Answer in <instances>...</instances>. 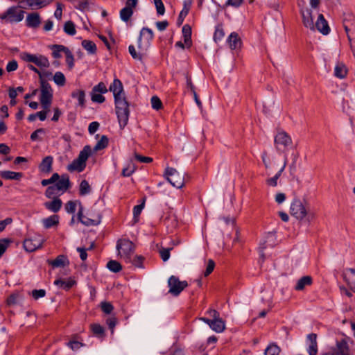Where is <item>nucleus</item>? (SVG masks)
Masks as SVG:
<instances>
[{
	"mask_svg": "<svg viewBox=\"0 0 355 355\" xmlns=\"http://www.w3.org/2000/svg\"><path fill=\"white\" fill-rule=\"evenodd\" d=\"M77 5L75 6V8L81 11H85L89 8V5L90 3L89 0H77Z\"/></svg>",
	"mask_w": 355,
	"mask_h": 355,
	"instance_id": "54",
	"label": "nucleus"
},
{
	"mask_svg": "<svg viewBox=\"0 0 355 355\" xmlns=\"http://www.w3.org/2000/svg\"><path fill=\"white\" fill-rule=\"evenodd\" d=\"M286 166V162H284V166L282 167V168L276 173V175L267 180L266 182L269 186L272 187H276L277 184V180L281 176L282 173L284 171Z\"/></svg>",
	"mask_w": 355,
	"mask_h": 355,
	"instance_id": "45",
	"label": "nucleus"
},
{
	"mask_svg": "<svg viewBox=\"0 0 355 355\" xmlns=\"http://www.w3.org/2000/svg\"><path fill=\"white\" fill-rule=\"evenodd\" d=\"M159 15H163L165 12V7L162 0H153Z\"/></svg>",
	"mask_w": 355,
	"mask_h": 355,
	"instance_id": "56",
	"label": "nucleus"
},
{
	"mask_svg": "<svg viewBox=\"0 0 355 355\" xmlns=\"http://www.w3.org/2000/svg\"><path fill=\"white\" fill-rule=\"evenodd\" d=\"M280 348L276 344L270 345L265 350V355H279Z\"/></svg>",
	"mask_w": 355,
	"mask_h": 355,
	"instance_id": "48",
	"label": "nucleus"
},
{
	"mask_svg": "<svg viewBox=\"0 0 355 355\" xmlns=\"http://www.w3.org/2000/svg\"><path fill=\"white\" fill-rule=\"evenodd\" d=\"M53 80L59 86H63L66 83L65 76L60 71H58L55 73L53 76Z\"/></svg>",
	"mask_w": 355,
	"mask_h": 355,
	"instance_id": "49",
	"label": "nucleus"
},
{
	"mask_svg": "<svg viewBox=\"0 0 355 355\" xmlns=\"http://www.w3.org/2000/svg\"><path fill=\"white\" fill-rule=\"evenodd\" d=\"M313 283V279L311 276H303L297 282L295 286L296 291H302L307 286H311Z\"/></svg>",
	"mask_w": 355,
	"mask_h": 355,
	"instance_id": "31",
	"label": "nucleus"
},
{
	"mask_svg": "<svg viewBox=\"0 0 355 355\" xmlns=\"http://www.w3.org/2000/svg\"><path fill=\"white\" fill-rule=\"evenodd\" d=\"M315 28L323 35L329 34L330 28L328 25L327 20L324 19L322 14L318 15V19L314 24Z\"/></svg>",
	"mask_w": 355,
	"mask_h": 355,
	"instance_id": "18",
	"label": "nucleus"
},
{
	"mask_svg": "<svg viewBox=\"0 0 355 355\" xmlns=\"http://www.w3.org/2000/svg\"><path fill=\"white\" fill-rule=\"evenodd\" d=\"M40 103L44 110H49L53 99V89L46 80H40Z\"/></svg>",
	"mask_w": 355,
	"mask_h": 355,
	"instance_id": "4",
	"label": "nucleus"
},
{
	"mask_svg": "<svg viewBox=\"0 0 355 355\" xmlns=\"http://www.w3.org/2000/svg\"><path fill=\"white\" fill-rule=\"evenodd\" d=\"M76 209V203L74 201L69 200L65 204V210L69 214H73Z\"/></svg>",
	"mask_w": 355,
	"mask_h": 355,
	"instance_id": "60",
	"label": "nucleus"
},
{
	"mask_svg": "<svg viewBox=\"0 0 355 355\" xmlns=\"http://www.w3.org/2000/svg\"><path fill=\"white\" fill-rule=\"evenodd\" d=\"M0 175L4 180H20L24 176V174L21 172L3 171L0 172Z\"/></svg>",
	"mask_w": 355,
	"mask_h": 355,
	"instance_id": "30",
	"label": "nucleus"
},
{
	"mask_svg": "<svg viewBox=\"0 0 355 355\" xmlns=\"http://www.w3.org/2000/svg\"><path fill=\"white\" fill-rule=\"evenodd\" d=\"M192 4L191 0H184L183 2V8L180 11L179 16L177 19V24L180 26L182 24L184 18L189 14Z\"/></svg>",
	"mask_w": 355,
	"mask_h": 355,
	"instance_id": "22",
	"label": "nucleus"
},
{
	"mask_svg": "<svg viewBox=\"0 0 355 355\" xmlns=\"http://www.w3.org/2000/svg\"><path fill=\"white\" fill-rule=\"evenodd\" d=\"M54 284L65 291H69L74 285L76 284V282L73 278L69 277L68 279H56L54 282Z\"/></svg>",
	"mask_w": 355,
	"mask_h": 355,
	"instance_id": "23",
	"label": "nucleus"
},
{
	"mask_svg": "<svg viewBox=\"0 0 355 355\" xmlns=\"http://www.w3.org/2000/svg\"><path fill=\"white\" fill-rule=\"evenodd\" d=\"M19 298V295L18 293H13L8 297L7 303L8 305L15 304L18 303Z\"/></svg>",
	"mask_w": 355,
	"mask_h": 355,
	"instance_id": "61",
	"label": "nucleus"
},
{
	"mask_svg": "<svg viewBox=\"0 0 355 355\" xmlns=\"http://www.w3.org/2000/svg\"><path fill=\"white\" fill-rule=\"evenodd\" d=\"M307 340L310 342L308 349L309 355H316L318 352L317 335L315 334H310L307 336Z\"/></svg>",
	"mask_w": 355,
	"mask_h": 355,
	"instance_id": "28",
	"label": "nucleus"
},
{
	"mask_svg": "<svg viewBox=\"0 0 355 355\" xmlns=\"http://www.w3.org/2000/svg\"><path fill=\"white\" fill-rule=\"evenodd\" d=\"M135 166L129 165L128 166L123 168L121 175L123 177H130L135 172Z\"/></svg>",
	"mask_w": 355,
	"mask_h": 355,
	"instance_id": "62",
	"label": "nucleus"
},
{
	"mask_svg": "<svg viewBox=\"0 0 355 355\" xmlns=\"http://www.w3.org/2000/svg\"><path fill=\"white\" fill-rule=\"evenodd\" d=\"M154 38L153 31L148 28L144 27L140 31L139 36L137 41V46L139 49L147 51Z\"/></svg>",
	"mask_w": 355,
	"mask_h": 355,
	"instance_id": "7",
	"label": "nucleus"
},
{
	"mask_svg": "<svg viewBox=\"0 0 355 355\" xmlns=\"http://www.w3.org/2000/svg\"><path fill=\"white\" fill-rule=\"evenodd\" d=\"M103 94L91 92V100L94 103H103L105 101V98Z\"/></svg>",
	"mask_w": 355,
	"mask_h": 355,
	"instance_id": "53",
	"label": "nucleus"
},
{
	"mask_svg": "<svg viewBox=\"0 0 355 355\" xmlns=\"http://www.w3.org/2000/svg\"><path fill=\"white\" fill-rule=\"evenodd\" d=\"M92 91L94 92L105 94L107 92L108 89H107L104 83L100 82L98 85H95L92 88Z\"/></svg>",
	"mask_w": 355,
	"mask_h": 355,
	"instance_id": "55",
	"label": "nucleus"
},
{
	"mask_svg": "<svg viewBox=\"0 0 355 355\" xmlns=\"http://www.w3.org/2000/svg\"><path fill=\"white\" fill-rule=\"evenodd\" d=\"M168 293L173 296H178L188 286L187 281H180L176 276L172 275L168 279Z\"/></svg>",
	"mask_w": 355,
	"mask_h": 355,
	"instance_id": "10",
	"label": "nucleus"
},
{
	"mask_svg": "<svg viewBox=\"0 0 355 355\" xmlns=\"http://www.w3.org/2000/svg\"><path fill=\"white\" fill-rule=\"evenodd\" d=\"M62 205V202L58 197H55L52 201L45 202L44 204V206L46 209L54 213L58 212L60 210Z\"/></svg>",
	"mask_w": 355,
	"mask_h": 355,
	"instance_id": "21",
	"label": "nucleus"
},
{
	"mask_svg": "<svg viewBox=\"0 0 355 355\" xmlns=\"http://www.w3.org/2000/svg\"><path fill=\"white\" fill-rule=\"evenodd\" d=\"M109 90L113 93L114 101L125 98L123 84L118 78L114 79Z\"/></svg>",
	"mask_w": 355,
	"mask_h": 355,
	"instance_id": "15",
	"label": "nucleus"
},
{
	"mask_svg": "<svg viewBox=\"0 0 355 355\" xmlns=\"http://www.w3.org/2000/svg\"><path fill=\"white\" fill-rule=\"evenodd\" d=\"M343 278L351 290L355 293V269L347 268L346 272L344 273Z\"/></svg>",
	"mask_w": 355,
	"mask_h": 355,
	"instance_id": "20",
	"label": "nucleus"
},
{
	"mask_svg": "<svg viewBox=\"0 0 355 355\" xmlns=\"http://www.w3.org/2000/svg\"><path fill=\"white\" fill-rule=\"evenodd\" d=\"M62 47H65L63 45H59V44H54L51 46V49H52V56L54 58H61V52H63Z\"/></svg>",
	"mask_w": 355,
	"mask_h": 355,
	"instance_id": "50",
	"label": "nucleus"
},
{
	"mask_svg": "<svg viewBox=\"0 0 355 355\" xmlns=\"http://www.w3.org/2000/svg\"><path fill=\"white\" fill-rule=\"evenodd\" d=\"M79 210L77 214L78 221L86 226H95L101 223L102 216L100 214H94L91 210L87 213L88 216H85L83 215V207L81 203L79 202Z\"/></svg>",
	"mask_w": 355,
	"mask_h": 355,
	"instance_id": "5",
	"label": "nucleus"
},
{
	"mask_svg": "<svg viewBox=\"0 0 355 355\" xmlns=\"http://www.w3.org/2000/svg\"><path fill=\"white\" fill-rule=\"evenodd\" d=\"M291 144V137L284 131L279 132L275 137V148L279 153H284Z\"/></svg>",
	"mask_w": 355,
	"mask_h": 355,
	"instance_id": "12",
	"label": "nucleus"
},
{
	"mask_svg": "<svg viewBox=\"0 0 355 355\" xmlns=\"http://www.w3.org/2000/svg\"><path fill=\"white\" fill-rule=\"evenodd\" d=\"M46 295V291L44 289H35L32 291V296L35 300L44 297Z\"/></svg>",
	"mask_w": 355,
	"mask_h": 355,
	"instance_id": "63",
	"label": "nucleus"
},
{
	"mask_svg": "<svg viewBox=\"0 0 355 355\" xmlns=\"http://www.w3.org/2000/svg\"><path fill=\"white\" fill-rule=\"evenodd\" d=\"M57 189L55 188L54 185L49 186L47 187L45 191V196L48 198H51L53 196L57 193Z\"/></svg>",
	"mask_w": 355,
	"mask_h": 355,
	"instance_id": "64",
	"label": "nucleus"
},
{
	"mask_svg": "<svg viewBox=\"0 0 355 355\" xmlns=\"http://www.w3.org/2000/svg\"><path fill=\"white\" fill-rule=\"evenodd\" d=\"M64 31L69 35H74L76 33L75 24L72 21H67L64 25Z\"/></svg>",
	"mask_w": 355,
	"mask_h": 355,
	"instance_id": "44",
	"label": "nucleus"
},
{
	"mask_svg": "<svg viewBox=\"0 0 355 355\" xmlns=\"http://www.w3.org/2000/svg\"><path fill=\"white\" fill-rule=\"evenodd\" d=\"M44 239L40 236L27 238L23 243L24 248L27 252H34L42 246Z\"/></svg>",
	"mask_w": 355,
	"mask_h": 355,
	"instance_id": "14",
	"label": "nucleus"
},
{
	"mask_svg": "<svg viewBox=\"0 0 355 355\" xmlns=\"http://www.w3.org/2000/svg\"><path fill=\"white\" fill-rule=\"evenodd\" d=\"M302 15L304 25L311 30H314L315 26L312 17V11L309 9H306L302 12Z\"/></svg>",
	"mask_w": 355,
	"mask_h": 355,
	"instance_id": "26",
	"label": "nucleus"
},
{
	"mask_svg": "<svg viewBox=\"0 0 355 355\" xmlns=\"http://www.w3.org/2000/svg\"><path fill=\"white\" fill-rule=\"evenodd\" d=\"M227 42L232 50L239 49L241 47L242 41L236 32H232L228 37Z\"/></svg>",
	"mask_w": 355,
	"mask_h": 355,
	"instance_id": "19",
	"label": "nucleus"
},
{
	"mask_svg": "<svg viewBox=\"0 0 355 355\" xmlns=\"http://www.w3.org/2000/svg\"><path fill=\"white\" fill-rule=\"evenodd\" d=\"M90 192L91 187L89 182L85 180H82L79 187V195L83 196L89 194Z\"/></svg>",
	"mask_w": 355,
	"mask_h": 355,
	"instance_id": "39",
	"label": "nucleus"
},
{
	"mask_svg": "<svg viewBox=\"0 0 355 355\" xmlns=\"http://www.w3.org/2000/svg\"><path fill=\"white\" fill-rule=\"evenodd\" d=\"M37 56V55L35 54H31L27 52H23L20 54V57L23 60L28 62H33L34 64L36 61Z\"/></svg>",
	"mask_w": 355,
	"mask_h": 355,
	"instance_id": "51",
	"label": "nucleus"
},
{
	"mask_svg": "<svg viewBox=\"0 0 355 355\" xmlns=\"http://www.w3.org/2000/svg\"><path fill=\"white\" fill-rule=\"evenodd\" d=\"M347 339V338H343L340 340H336L335 346L331 347L328 352L322 355H351Z\"/></svg>",
	"mask_w": 355,
	"mask_h": 355,
	"instance_id": "6",
	"label": "nucleus"
},
{
	"mask_svg": "<svg viewBox=\"0 0 355 355\" xmlns=\"http://www.w3.org/2000/svg\"><path fill=\"white\" fill-rule=\"evenodd\" d=\"M116 114L119 126L123 129L128 123L130 116L129 103L126 98L114 101Z\"/></svg>",
	"mask_w": 355,
	"mask_h": 355,
	"instance_id": "2",
	"label": "nucleus"
},
{
	"mask_svg": "<svg viewBox=\"0 0 355 355\" xmlns=\"http://www.w3.org/2000/svg\"><path fill=\"white\" fill-rule=\"evenodd\" d=\"M85 167L86 162L78 157L76 159H73V161L70 164L68 165L67 169L69 171L82 172L85 170Z\"/></svg>",
	"mask_w": 355,
	"mask_h": 355,
	"instance_id": "24",
	"label": "nucleus"
},
{
	"mask_svg": "<svg viewBox=\"0 0 355 355\" xmlns=\"http://www.w3.org/2000/svg\"><path fill=\"white\" fill-rule=\"evenodd\" d=\"M107 268L113 272H119L122 270L121 263L115 260H110L107 263Z\"/></svg>",
	"mask_w": 355,
	"mask_h": 355,
	"instance_id": "43",
	"label": "nucleus"
},
{
	"mask_svg": "<svg viewBox=\"0 0 355 355\" xmlns=\"http://www.w3.org/2000/svg\"><path fill=\"white\" fill-rule=\"evenodd\" d=\"M144 259V257L141 255H136L133 259L132 257H131V261H125V263H130L135 267L144 268V266L143 263Z\"/></svg>",
	"mask_w": 355,
	"mask_h": 355,
	"instance_id": "41",
	"label": "nucleus"
},
{
	"mask_svg": "<svg viewBox=\"0 0 355 355\" xmlns=\"http://www.w3.org/2000/svg\"><path fill=\"white\" fill-rule=\"evenodd\" d=\"M41 24V18L37 12H31L27 15L26 26L31 28H37Z\"/></svg>",
	"mask_w": 355,
	"mask_h": 355,
	"instance_id": "17",
	"label": "nucleus"
},
{
	"mask_svg": "<svg viewBox=\"0 0 355 355\" xmlns=\"http://www.w3.org/2000/svg\"><path fill=\"white\" fill-rule=\"evenodd\" d=\"M344 29L348 40L355 37V16L352 14H345L343 20Z\"/></svg>",
	"mask_w": 355,
	"mask_h": 355,
	"instance_id": "13",
	"label": "nucleus"
},
{
	"mask_svg": "<svg viewBox=\"0 0 355 355\" xmlns=\"http://www.w3.org/2000/svg\"><path fill=\"white\" fill-rule=\"evenodd\" d=\"M55 188L58 191H61L62 193L67 191L71 187V182L68 174H62L61 178L54 184Z\"/></svg>",
	"mask_w": 355,
	"mask_h": 355,
	"instance_id": "16",
	"label": "nucleus"
},
{
	"mask_svg": "<svg viewBox=\"0 0 355 355\" xmlns=\"http://www.w3.org/2000/svg\"><path fill=\"white\" fill-rule=\"evenodd\" d=\"M152 107L155 110H159L162 108V102L157 96H153L150 100Z\"/></svg>",
	"mask_w": 355,
	"mask_h": 355,
	"instance_id": "52",
	"label": "nucleus"
},
{
	"mask_svg": "<svg viewBox=\"0 0 355 355\" xmlns=\"http://www.w3.org/2000/svg\"><path fill=\"white\" fill-rule=\"evenodd\" d=\"M200 320L206 322L216 333H222L225 329V322L217 312H214L210 318H200Z\"/></svg>",
	"mask_w": 355,
	"mask_h": 355,
	"instance_id": "11",
	"label": "nucleus"
},
{
	"mask_svg": "<svg viewBox=\"0 0 355 355\" xmlns=\"http://www.w3.org/2000/svg\"><path fill=\"white\" fill-rule=\"evenodd\" d=\"M82 46L91 54H94L96 52V46L92 41L85 40L82 42Z\"/></svg>",
	"mask_w": 355,
	"mask_h": 355,
	"instance_id": "40",
	"label": "nucleus"
},
{
	"mask_svg": "<svg viewBox=\"0 0 355 355\" xmlns=\"http://www.w3.org/2000/svg\"><path fill=\"white\" fill-rule=\"evenodd\" d=\"M290 213L291 216L299 220H303L308 215L306 207L299 198H294L292 201L290 207Z\"/></svg>",
	"mask_w": 355,
	"mask_h": 355,
	"instance_id": "8",
	"label": "nucleus"
},
{
	"mask_svg": "<svg viewBox=\"0 0 355 355\" xmlns=\"http://www.w3.org/2000/svg\"><path fill=\"white\" fill-rule=\"evenodd\" d=\"M128 51L131 56L133 59L141 60L145 55L146 51H142L139 49V52H137L135 46L133 45H130L128 47Z\"/></svg>",
	"mask_w": 355,
	"mask_h": 355,
	"instance_id": "35",
	"label": "nucleus"
},
{
	"mask_svg": "<svg viewBox=\"0 0 355 355\" xmlns=\"http://www.w3.org/2000/svg\"><path fill=\"white\" fill-rule=\"evenodd\" d=\"M92 154L91 147L88 145L85 146L83 150L80 152L78 155V157L83 159L84 162H87V159Z\"/></svg>",
	"mask_w": 355,
	"mask_h": 355,
	"instance_id": "47",
	"label": "nucleus"
},
{
	"mask_svg": "<svg viewBox=\"0 0 355 355\" xmlns=\"http://www.w3.org/2000/svg\"><path fill=\"white\" fill-rule=\"evenodd\" d=\"M71 96L76 98L78 101V105L81 107H85V92L82 89H76L72 92Z\"/></svg>",
	"mask_w": 355,
	"mask_h": 355,
	"instance_id": "32",
	"label": "nucleus"
},
{
	"mask_svg": "<svg viewBox=\"0 0 355 355\" xmlns=\"http://www.w3.org/2000/svg\"><path fill=\"white\" fill-rule=\"evenodd\" d=\"M35 64L39 67L48 68L50 65L49 61L46 57L42 55L37 56Z\"/></svg>",
	"mask_w": 355,
	"mask_h": 355,
	"instance_id": "46",
	"label": "nucleus"
},
{
	"mask_svg": "<svg viewBox=\"0 0 355 355\" xmlns=\"http://www.w3.org/2000/svg\"><path fill=\"white\" fill-rule=\"evenodd\" d=\"M347 67L342 62H338L334 69V75L339 78H344L347 76Z\"/></svg>",
	"mask_w": 355,
	"mask_h": 355,
	"instance_id": "34",
	"label": "nucleus"
},
{
	"mask_svg": "<svg viewBox=\"0 0 355 355\" xmlns=\"http://www.w3.org/2000/svg\"><path fill=\"white\" fill-rule=\"evenodd\" d=\"M31 9L24 5H17L9 7L5 12L0 15V19L3 24H16L24 19L25 11L24 10Z\"/></svg>",
	"mask_w": 355,
	"mask_h": 355,
	"instance_id": "1",
	"label": "nucleus"
},
{
	"mask_svg": "<svg viewBox=\"0 0 355 355\" xmlns=\"http://www.w3.org/2000/svg\"><path fill=\"white\" fill-rule=\"evenodd\" d=\"M146 198H143L142 202L140 205H136L133 208V216L134 218H138L141 214L142 209L144 207Z\"/></svg>",
	"mask_w": 355,
	"mask_h": 355,
	"instance_id": "57",
	"label": "nucleus"
},
{
	"mask_svg": "<svg viewBox=\"0 0 355 355\" xmlns=\"http://www.w3.org/2000/svg\"><path fill=\"white\" fill-rule=\"evenodd\" d=\"M225 36V32L221 24L216 26L215 32L214 33V40L216 43L220 42Z\"/></svg>",
	"mask_w": 355,
	"mask_h": 355,
	"instance_id": "38",
	"label": "nucleus"
},
{
	"mask_svg": "<svg viewBox=\"0 0 355 355\" xmlns=\"http://www.w3.org/2000/svg\"><path fill=\"white\" fill-rule=\"evenodd\" d=\"M91 328L93 333L98 336H102L104 334V329L100 324H93L91 325Z\"/></svg>",
	"mask_w": 355,
	"mask_h": 355,
	"instance_id": "58",
	"label": "nucleus"
},
{
	"mask_svg": "<svg viewBox=\"0 0 355 355\" xmlns=\"http://www.w3.org/2000/svg\"><path fill=\"white\" fill-rule=\"evenodd\" d=\"M215 268V262L212 259H209L207 265L206 270L204 272V276H209L214 270Z\"/></svg>",
	"mask_w": 355,
	"mask_h": 355,
	"instance_id": "59",
	"label": "nucleus"
},
{
	"mask_svg": "<svg viewBox=\"0 0 355 355\" xmlns=\"http://www.w3.org/2000/svg\"><path fill=\"white\" fill-rule=\"evenodd\" d=\"M42 224L46 229H50L59 223V216L54 214L42 219Z\"/></svg>",
	"mask_w": 355,
	"mask_h": 355,
	"instance_id": "33",
	"label": "nucleus"
},
{
	"mask_svg": "<svg viewBox=\"0 0 355 355\" xmlns=\"http://www.w3.org/2000/svg\"><path fill=\"white\" fill-rule=\"evenodd\" d=\"M118 254L125 261H131L135 250V244L129 239H119L116 243Z\"/></svg>",
	"mask_w": 355,
	"mask_h": 355,
	"instance_id": "3",
	"label": "nucleus"
},
{
	"mask_svg": "<svg viewBox=\"0 0 355 355\" xmlns=\"http://www.w3.org/2000/svg\"><path fill=\"white\" fill-rule=\"evenodd\" d=\"M164 176L168 182L178 189L182 188L184 184V177L174 168L167 167Z\"/></svg>",
	"mask_w": 355,
	"mask_h": 355,
	"instance_id": "9",
	"label": "nucleus"
},
{
	"mask_svg": "<svg viewBox=\"0 0 355 355\" xmlns=\"http://www.w3.org/2000/svg\"><path fill=\"white\" fill-rule=\"evenodd\" d=\"M47 263L53 268L64 267L66 263H69L67 257L63 254L58 255L54 260L48 259Z\"/></svg>",
	"mask_w": 355,
	"mask_h": 355,
	"instance_id": "27",
	"label": "nucleus"
},
{
	"mask_svg": "<svg viewBox=\"0 0 355 355\" xmlns=\"http://www.w3.org/2000/svg\"><path fill=\"white\" fill-rule=\"evenodd\" d=\"M108 138L105 135H103L101 139L96 143L94 148V151H98L105 148L108 145Z\"/></svg>",
	"mask_w": 355,
	"mask_h": 355,
	"instance_id": "42",
	"label": "nucleus"
},
{
	"mask_svg": "<svg viewBox=\"0 0 355 355\" xmlns=\"http://www.w3.org/2000/svg\"><path fill=\"white\" fill-rule=\"evenodd\" d=\"M63 52L66 56V62L69 69L74 67V58L73 53L67 47H62Z\"/></svg>",
	"mask_w": 355,
	"mask_h": 355,
	"instance_id": "36",
	"label": "nucleus"
},
{
	"mask_svg": "<svg viewBox=\"0 0 355 355\" xmlns=\"http://www.w3.org/2000/svg\"><path fill=\"white\" fill-rule=\"evenodd\" d=\"M133 15V10L129 7H124L120 10V17L122 21L127 22Z\"/></svg>",
	"mask_w": 355,
	"mask_h": 355,
	"instance_id": "37",
	"label": "nucleus"
},
{
	"mask_svg": "<svg viewBox=\"0 0 355 355\" xmlns=\"http://www.w3.org/2000/svg\"><path fill=\"white\" fill-rule=\"evenodd\" d=\"M53 159L52 156H46L39 165V170L44 173H49L52 171Z\"/></svg>",
	"mask_w": 355,
	"mask_h": 355,
	"instance_id": "25",
	"label": "nucleus"
},
{
	"mask_svg": "<svg viewBox=\"0 0 355 355\" xmlns=\"http://www.w3.org/2000/svg\"><path fill=\"white\" fill-rule=\"evenodd\" d=\"M182 36L184 38V43L187 48H190L192 45L191 40V27L189 24H185L182 27Z\"/></svg>",
	"mask_w": 355,
	"mask_h": 355,
	"instance_id": "29",
	"label": "nucleus"
}]
</instances>
